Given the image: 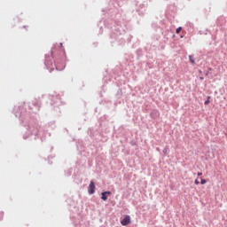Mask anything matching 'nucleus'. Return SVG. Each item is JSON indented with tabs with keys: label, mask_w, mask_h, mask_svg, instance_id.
Here are the masks:
<instances>
[{
	"label": "nucleus",
	"mask_w": 227,
	"mask_h": 227,
	"mask_svg": "<svg viewBox=\"0 0 227 227\" xmlns=\"http://www.w3.org/2000/svg\"><path fill=\"white\" fill-rule=\"evenodd\" d=\"M131 223V217L129 215H126L122 221H121V224L123 226H127Z\"/></svg>",
	"instance_id": "f257e3e1"
},
{
	"label": "nucleus",
	"mask_w": 227,
	"mask_h": 227,
	"mask_svg": "<svg viewBox=\"0 0 227 227\" xmlns=\"http://www.w3.org/2000/svg\"><path fill=\"white\" fill-rule=\"evenodd\" d=\"M96 190V185L94 181H90V184H89V194H93L95 192Z\"/></svg>",
	"instance_id": "f03ea898"
},
{
	"label": "nucleus",
	"mask_w": 227,
	"mask_h": 227,
	"mask_svg": "<svg viewBox=\"0 0 227 227\" xmlns=\"http://www.w3.org/2000/svg\"><path fill=\"white\" fill-rule=\"evenodd\" d=\"M111 194H112V192H102L101 200H103L104 201H106L108 200L106 195H111Z\"/></svg>",
	"instance_id": "7ed1b4c3"
},
{
	"label": "nucleus",
	"mask_w": 227,
	"mask_h": 227,
	"mask_svg": "<svg viewBox=\"0 0 227 227\" xmlns=\"http://www.w3.org/2000/svg\"><path fill=\"white\" fill-rule=\"evenodd\" d=\"M189 60L192 64H195V59H194V57L192 55H189Z\"/></svg>",
	"instance_id": "20e7f679"
},
{
	"label": "nucleus",
	"mask_w": 227,
	"mask_h": 227,
	"mask_svg": "<svg viewBox=\"0 0 227 227\" xmlns=\"http://www.w3.org/2000/svg\"><path fill=\"white\" fill-rule=\"evenodd\" d=\"M210 98H211V97L208 96L207 99L204 102L205 106H207V105H209L211 103Z\"/></svg>",
	"instance_id": "39448f33"
},
{
	"label": "nucleus",
	"mask_w": 227,
	"mask_h": 227,
	"mask_svg": "<svg viewBox=\"0 0 227 227\" xmlns=\"http://www.w3.org/2000/svg\"><path fill=\"white\" fill-rule=\"evenodd\" d=\"M181 31H182V27H179L176 28V33L180 34Z\"/></svg>",
	"instance_id": "423d86ee"
},
{
	"label": "nucleus",
	"mask_w": 227,
	"mask_h": 227,
	"mask_svg": "<svg viewBox=\"0 0 227 227\" xmlns=\"http://www.w3.org/2000/svg\"><path fill=\"white\" fill-rule=\"evenodd\" d=\"M201 184H206L207 183V179H201Z\"/></svg>",
	"instance_id": "0eeeda50"
},
{
	"label": "nucleus",
	"mask_w": 227,
	"mask_h": 227,
	"mask_svg": "<svg viewBox=\"0 0 227 227\" xmlns=\"http://www.w3.org/2000/svg\"><path fill=\"white\" fill-rule=\"evenodd\" d=\"M194 184H195L196 185H199V184H200L199 179H195Z\"/></svg>",
	"instance_id": "6e6552de"
},
{
	"label": "nucleus",
	"mask_w": 227,
	"mask_h": 227,
	"mask_svg": "<svg viewBox=\"0 0 227 227\" xmlns=\"http://www.w3.org/2000/svg\"><path fill=\"white\" fill-rule=\"evenodd\" d=\"M203 175L202 172H198V176H201Z\"/></svg>",
	"instance_id": "1a4fd4ad"
}]
</instances>
